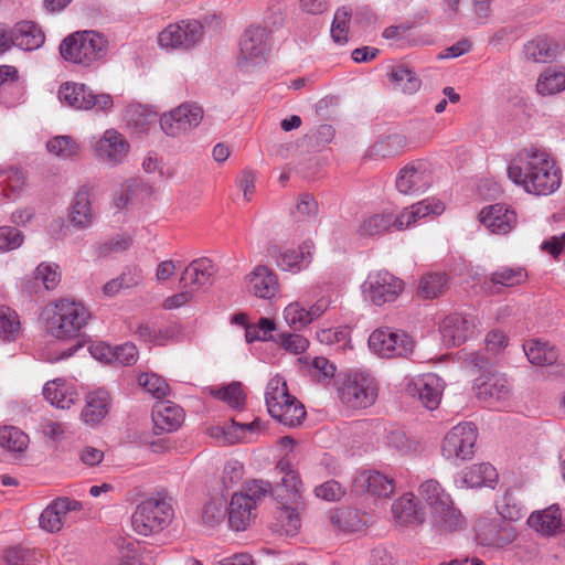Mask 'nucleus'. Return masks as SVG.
Returning a JSON list of instances; mask_svg holds the SVG:
<instances>
[{"mask_svg": "<svg viewBox=\"0 0 565 565\" xmlns=\"http://www.w3.org/2000/svg\"><path fill=\"white\" fill-rule=\"evenodd\" d=\"M510 180L522 185L527 193L547 195L558 189L561 174L544 150L523 149L508 166Z\"/></svg>", "mask_w": 565, "mask_h": 565, "instance_id": "1", "label": "nucleus"}, {"mask_svg": "<svg viewBox=\"0 0 565 565\" xmlns=\"http://www.w3.org/2000/svg\"><path fill=\"white\" fill-rule=\"evenodd\" d=\"M301 480L296 471L289 470L275 487L277 508L275 512L276 530L295 535L301 526L299 510L302 508Z\"/></svg>", "mask_w": 565, "mask_h": 565, "instance_id": "2", "label": "nucleus"}, {"mask_svg": "<svg viewBox=\"0 0 565 565\" xmlns=\"http://www.w3.org/2000/svg\"><path fill=\"white\" fill-rule=\"evenodd\" d=\"M107 45L108 41L103 34L85 30L67 35L58 50L65 61L88 67L106 56Z\"/></svg>", "mask_w": 565, "mask_h": 565, "instance_id": "3", "label": "nucleus"}, {"mask_svg": "<svg viewBox=\"0 0 565 565\" xmlns=\"http://www.w3.org/2000/svg\"><path fill=\"white\" fill-rule=\"evenodd\" d=\"M50 311L46 332L60 340L78 337L90 318V313L81 302L70 299L54 302L53 308L47 310Z\"/></svg>", "mask_w": 565, "mask_h": 565, "instance_id": "4", "label": "nucleus"}, {"mask_svg": "<svg viewBox=\"0 0 565 565\" xmlns=\"http://www.w3.org/2000/svg\"><path fill=\"white\" fill-rule=\"evenodd\" d=\"M265 401L269 415L285 426L300 425L306 417L303 405L289 394L287 383L281 376L276 375L269 380Z\"/></svg>", "mask_w": 565, "mask_h": 565, "instance_id": "5", "label": "nucleus"}, {"mask_svg": "<svg viewBox=\"0 0 565 565\" xmlns=\"http://www.w3.org/2000/svg\"><path fill=\"white\" fill-rule=\"evenodd\" d=\"M419 495L429 507L435 526L439 531L455 532L462 527L463 519L450 495L434 479L426 480L419 487Z\"/></svg>", "mask_w": 565, "mask_h": 565, "instance_id": "6", "label": "nucleus"}, {"mask_svg": "<svg viewBox=\"0 0 565 565\" xmlns=\"http://www.w3.org/2000/svg\"><path fill=\"white\" fill-rule=\"evenodd\" d=\"M173 515L172 498L159 493L137 505L131 525L136 533L148 536L164 530L172 522Z\"/></svg>", "mask_w": 565, "mask_h": 565, "instance_id": "7", "label": "nucleus"}, {"mask_svg": "<svg viewBox=\"0 0 565 565\" xmlns=\"http://www.w3.org/2000/svg\"><path fill=\"white\" fill-rule=\"evenodd\" d=\"M341 402L352 408L371 406L377 396L374 379L364 373H352L343 377L338 385Z\"/></svg>", "mask_w": 565, "mask_h": 565, "instance_id": "8", "label": "nucleus"}, {"mask_svg": "<svg viewBox=\"0 0 565 565\" xmlns=\"http://www.w3.org/2000/svg\"><path fill=\"white\" fill-rule=\"evenodd\" d=\"M369 347L382 358H409L415 343L404 331L380 328L369 337Z\"/></svg>", "mask_w": 565, "mask_h": 565, "instance_id": "9", "label": "nucleus"}, {"mask_svg": "<svg viewBox=\"0 0 565 565\" xmlns=\"http://www.w3.org/2000/svg\"><path fill=\"white\" fill-rule=\"evenodd\" d=\"M58 98L62 103L76 109L108 110L114 100L109 94H96L85 84L64 83L58 89Z\"/></svg>", "mask_w": 565, "mask_h": 565, "instance_id": "10", "label": "nucleus"}, {"mask_svg": "<svg viewBox=\"0 0 565 565\" xmlns=\"http://www.w3.org/2000/svg\"><path fill=\"white\" fill-rule=\"evenodd\" d=\"M269 52V32L262 26H249L239 41L237 65L241 70L259 65Z\"/></svg>", "mask_w": 565, "mask_h": 565, "instance_id": "11", "label": "nucleus"}, {"mask_svg": "<svg viewBox=\"0 0 565 565\" xmlns=\"http://www.w3.org/2000/svg\"><path fill=\"white\" fill-rule=\"evenodd\" d=\"M476 440L477 430L472 423L458 424L445 436L443 455L449 460H469L473 456Z\"/></svg>", "mask_w": 565, "mask_h": 565, "instance_id": "12", "label": "nucleus"}, {"mask_svg": "<svg viewBox=\"0 0 565 565\" xmlns=\"http://www.w3.org/2000/svg\"><path fill=\"white\" fill-rule=\"evenodd\" d=\"M404 290V281L386 270L372 273L364 282L365 297L375 306L393 302Z\"/></svg>", "mask_w": 565, "mask_h": 565, "instance_id": "13", "label": "nucleus"}, {"mask_svg": "<svg viewBox=\"0 0 565 565\" xmlns=\"http://www.w3.org/2000/svg\"><path fill=\"white\" fill-rule=\"evenodd\" d=\"M202 35L203 25L199 21H181L164 28L158 35V43L164 49L189 50L201 41Z\"/></svg>", "mask_w": 565, "mask_h": 565, "instance_id": "14", "label": "nucleus"}, {"mask_svg": "<svg viewBox=\"0 0 565 565\" xmlns=\"http://www.w3.org/2000/svg\"><path fill=\"white\" fill-rule=\"evenodd\" d=\"M476 541L482 546L504 547L516 537V531L510 523L481 518L475 525Z\"/></svg>", "mask_w": 565, "mask_h": 565, "instance_id": "15", "label": "nucleus"}, {"mask_svg": "<svg viewBox=\"0 0 565 565\" xmlns=\"http://www.w3.org/2000/svg\"><path fill=\"white\" fill-rule=\"evenodd\" d=\"M431 183V171L426 162H412L405 166L396 178V189L407 195L423 193Z\"/></svg>", "mask_w": 565, "mask_h": 565, "instance_id": "16", "label": "nucleus"}, {"mask_svg": "<svg viewBox=\"0 0 565 565\" xmlns=\"http://www.w3.org/2000/svg\"><path fill=\"white\" fill-rule=\"evenodd\" d=\"M313 248V242L307 239L299 246L298 250L282 249L273 245L268 248V255L276 260V265L280 269L297 273L309 266L312 260Z\"/></svg>", "mask_w": 565, "mask_h": 565, "instance_id": "17", "label": "nucleus"}, {"mask_svg": "<svg viewBox=\"0 0 565 565\" xmlns=\"http://www.w3.org/2000/svg\"><path fill=\"white\" fill-rule=\"evenodd\" d=\"M475 319L462 313H451L440 323L443 342L447 347H459L475 332Z\"/></svg>", "mask_w": 565, "mask_h": 565, "instance_id": "18", "label": "nucleus"}, {"mask_svg": "<svg viewBox=\"0 0 565 565\" xmlns=\"http://www.w3.org/2000/svg\"><path fill=\"white\" fill-rule=\"evenodd\" d=\"M444 390L443 380L434 374H424L414 380L407 386V392L412 396H417L423 405L428 409L438 407Z\"/></svg>", "mask_w": 565, "mask_h": 565, "instance_id": "19", "label": "nucleus"}, {"mask_svg": "<svg viewBox=\"0 0 565 565\" xmlns=\"http://www.w3.org/2000/svg\"><path fill=\"white\" fill-rule=\"evenodd\" d=\"M479 221L492 233L508 234L516 224V214L505 204L486 206L479 213Z\"/></svg>", "mask_w": 565, "mask_h": 565, "instance_id": "20", "label": "nucleus"}, {"mask_svg": "<svg viewBox=\"0 0 565 565\" xmlns=\"http://www.w3.org/2000/svg\"><path fill=\"white\" fill-rule=\"evenodd\" d=\"M129 151V143L125 137L115 129L105 131L96 145V152L99 160L111 166L122 162Z\"/></svg>", "mask_w": 565, "mask_h": 565, "instance_id": "21", "label": "nucleus"}, {"mask_svg": "<svg viewBox=\"0 0 565 565\" xmlns=\"http://www.w3.org/2000/svg\"><path fill=\"white\" fill-rule=\"evenodd\" d=\"M216 269L213 262L207 257L192 260L182 271L180 285L183 288L199 290L213 284V276Z\"/></svg>", "mask_w": 565, "mask_h": 565, "instance_id": "22", "label": "nucleus"}, {"mask_svg": "<svg viewBox=\"0 0 565 565\" xmlns=\"http://www.w3.org/2000/svg\"><path fill=\"white\" fill-rule=\"evenodd\" d=\"M477 397L488 407H498L511 395V386L502 374H490L484 381L477 384Z\"/></svg>", "mask_w": 565, "mask_h": 565, "instance_id": "23", "label": "nucleus"}, {"mask_svg": "<svg viewBox=\"0 0 565 565\" xmlns=\"http://www.w3.org/2000/svg\"><path fill=\"white\" fill-rule=\"evenodd\" d=\"M184 418L183 409L170 401L157 402L152 407V422L156 434L177 430Z\"/></svg>", "mask_w": 565, "mask_h": 565, "instance_id": "24", "label": "nucleus"}, {"mask_svg": "<svg viewBox=\"0 0 565 565\" xmlns=\"http://www.w3.org/2000/svg\"><path fill=\"white\" fill-rule=\"evenodd\" d=\"M92 193L93 186L84 184L78 189L72 201L68 220L75 228L89 227L94 222L95 214L90 202Z\"/></svg>", "mask_w": 565, "mask_h": 565, "instance_id": "25", "label": "nucleus"}, {"mask_svg": "<svg viewBox=\"0 0 565 565\" xmlns=\"http://www.w3.org/2000/svg\"><path fill=\"white\" fill-rule=\"evenodd\" d=\"M395 522L405 526H417L425 522V512L413 493L403 494L392 504Z\"/></svg>", "mask_w": 565, "mask_h": 565, "instance_id": "26", "label": "nucleus"}, {"mask_svg": "<svg viewBox=\"0 0 565 565\" xmlns=\"http://www.w3.org/2000/svg\"><path fill=\"white\" fill-rule=\"evenodd\" d=\"M12 45L24 51L40 49L45 42L41 26L32 21H20L11 29Z\"/></svg>", "mask_w": 565, "mask_h": 565, "instance_id": "27", "label": "nucleus"}, {"mask_svg": "<svg viewBox=\"0 0 565 565\" xmlns=\"http://www.w3.org/2000/svg\"><path fill=\"white\" fill-rule=\"evenodd\" d=\"M110 395L105 390H96L86 395L85 406L81 413L83 420L88 425L99 424L108 414Z\"/></svg>", "mask_w": 565, "mask_h": 565, "instance_id": "28", "label": "nucleus"}, {"mask_svg": "<svg viewBox=\"0 0 565 565\" xmlns=\"http://www.w3.org/2000/svg\"><path fill=\"white\" fill-rule=\"evenodd\" d=\"M249 291L263 299H270L275 296L278 282L277 277L267 266L258 265L247 276Z\"/></svg>", "mask_w": 565, "mask_h": 565, "instance_id": "29", "label": "nucleus"}, {"mask_svg": "<svg viewBox=\"0 0 565 565\" xmlns=\"http://www.w3.org/2000/svg\"><path fill=\"white\" fill-rule=\"evenodd\" d=\"M356 489L365 490L375 497H390L394 491V480L379 471H364L354 480Z\"/></svg>", "mask_w": 565, "mask_h": 565, "instance_id": "30", "label": "nucleus"}, {"mask_svg": "<svg viewBox=\"0 0 565 565\" xmlns=\"http://www.w3.org/2000/svg\"><path fill=\"white\" fill-rule=\"evenodd\" d=\"M365 513H360L356 509L341 507L330 512V522L334 529L341 532L353 533L361 531L365 526Z\"/></svg>", "mask_w": 565, "mask_h": 565, "instance_id": "31", "label": "nucleus"}, {"mask_svg": "<svg viewBox=\"0 0 565 565\" xmlns=\"http://www.w3.org/2000/svg\"><path fill=\"white\" fill-rule=\"evenodd\" d=\"M527 524L543 535H554L562 526L561 510L553 504L543 511L533 512L527 519Z\"/></svg>", "mask_w": 565, "mask_h": 565, "instance_id": "32", "label": "nucleus"}, {"mask_svg": "<svg viewBox=\"0 0 565 565\" xmlns=\"http://www.w3.org/2000/svg\"><path fill=\"white\" fill-rule=\"evenodd\" d=\"M250 498L243 497V493H235L228 507V522L236 531H244L250 523L255 507Z\"/></svg>", "mask_w": 565, "mask_h": 565, "instance_id": "33", "label": "nucleus"}, {"mask_svg": "<svg viewBox=\"0 0 565 565\" xmlns=\"http://www.w3.org/2000/svg\"><path fill=\"white\" fill-rule=\"evenodd\" d=\"M523 351L530 363L534 365H552L558 359V351L554 345L541 340H530L523 344Z\"/></svg>", "mask_w": 565, "mask_h": 565, "instance_id": "34", "label": "nucleus"}, {"mask_svg": "<svg viewBox=\"0 0 565 565\" xmlns=\"http://www.w3.org/2000/svg\"><path fill=\"white\" fill-rule=\"evenodd\" d=\"M495 468L489 463L473 465L463 472L462 481L468 488L493 487L498 481Z\"/></svg>", "mask_w": 565, "mask_h": 565, "instance_id": "35", "label": "nucleus"}, {"mask_svg": "<svg viewBox=\"0 0 565 565\" xmlns=\"http://www.w3.org/2000/svg\"><path fill=\"white\" fill-rule=\"evenodd\" d=\"M559 53V45L548 38H537L524 45V55L529 61L546 63Z\"/></svg>", "mask_w": 565, "mask_h": 565, "instance_id": "36", "label": "nucleus"}, {"mask_svg": "<svg viewBox=\"0 0 565 565\" xmlns=\"http://www.w3.org/2000/svg\"><path fill=\"white\" fill-rule=\"evenodd\" d=\"M43 396L53 406L67 409L74 404L76 394L66 386L64 381L54 380L45 383Z\"/></svg>", "mask_w": 565, "mask_h": 565, "instance_id": "37", "label": "nucleus"}, {"mask_svg": "<svg viewBox=\"0 0 565 565\" xmlns=\"http://www.w3.org/2000/svg\"><path fill=\"white\" fill-rule=\"evenodd\" d=\"M23 185L24 177L18 169L0 170V202L14 199Z\"/></svg>", "mask_w": 565, "mask_h": 565, "instance_id": "38", "label": "nucleus"}, {"mask_svg": "<svg viewBox=\"0 0 565 565\" xmlns=\"http://www.w3.org/2000/svg\"><path fill=\"white\" fill-rule=\"evenodd\" d=\"M390 79L404 93L414 94L420 87L419 77L404 64L397 65L388 73Z\"/></svg>", "mask_w": 565, "mask_h": 565, "instance_id": "39", "label": "nucleus"}, {"mask_svg": "<svg viewBox=\"0 0 565 565\" xmlns=\"http://www.w3.org/2000/svg\"><path fill=\"white\" fill-rule=\"evenodd\" d=\"M448 278L444 273L427 274L422 277L418 285V295L425 299H433L441 295L447 288Z\"/></svg>", "mask_w": 565, "mask_h": 565, "instance_id": "40", "label": "nucleus"}, {"mask_svg": "<svg viewBox=\"0 0 565 565\" xmlns=\"http://www.w3.org/2000/svg\"><path fill=\"white\" fill-rule=\"evenodd\" d=\"M393 226V214H374L363 221L359 228L361 236L381 235Z\"/></svg>", "mask_w": 565, "mask_h": 565, "instance_id": "41", "label": "nucleus"}, {"mask_svg": "<svg viewBox=\"0 0 565 565\" xmlns=\"http://www.w3.org/2000/svg\"><path fill=\"white\" fill-rule=\"evenodd\" d=\"M565 88V73L547 68L537 79L536 89L541 95H552Z\"/></svg>", "mask_w": 565, "mask_h": 565, "instance_id": "42", "label": "nucleus"}, {"mask_svg": "<svg viewBox=\"0 0 565 565\" xmlns=\"http://www.w3.org/2000/svg\"><path fill=\"white\" fill-rule=\"evenodd\" d=\"M527 274L521 267H500L490 276V281L504 287L518 286L526 280Z\"/></svg>", "mask_w": 565, "mask_h": 565, "instance_id": "43", "label": "nucleus"}, {"mask_svg": "<svg viewBox=\"0 0 565 565\" xmlns=\"http://www.w3.org/2000/svg\"><path fill=\"white\" fill-rule=\"evenodd\" d=\"M46 149L58 158L72 159L77 156L79 146L71 136H56L46 142Z\"/></svg>", "mask_w": 565, "mask_h": 565, "instance_id": "44", "label": "nucleus"}, {"mask_svg": "<svg viewBox=\"0 0 565 565\" xmlns=\"http://www.w3.org/2000/svg\"><path fill=\"white\" fill-rule=\"evenodd\" d=\"M29 443L28 436L13 426H4L0 428V446L10 451L21 452Z\"/></svg>", "mask_w": 565, "mask_h": 565, "instance_id": "45", "label": "nucleus"}, {"mask_svg": "<svg viewBox=\"0 0 565 565\" xmlns=\"http://www.w3.org/2000/svg\"><path fill=\"white\" fill-rule=\"evenodd\" d=\"M497 510L508 521H518L526 514L524 507L510 490H507L502 500L497 503Z\"/></svg>", "mask_w": 565, "mask_h": 565, "instance_id": "46", "label": "nucleus"}, {"mask_svg": "<svg viewBox=\"0 0 565 565\" xmlns=\"http://www.w3.org/2000/svg\"><path fill=\"white\" fill-rule=\"evenodd\" d=\"M169 114L175 117L178 121L180 120L188 130L199 126L203 118V109L200 106L190 104H182Z\"/></svg>", "mask_w": 565, "mask_h": 565, "instance_id": "47", "label": "nucleus"}, {"mask_svg": "<svg viewBox=\"0 0 565 565\" xmlns=\"http://www.w3.org/2000/svg\"><path fill=\"white\" fill-rule=\"evenodd\" d=\"M20 331L17 312L7 306H0V337L4 340H15Z\"/></svg>", "mask_w": 565, "mask_h": 565, "instance_id": "48", "label": "nucleus"}, {"mask_svg": "<svg viewBox=\"0 0 565 565\" xmlns=\"http://www.w3.org/2000/svg\"><path fill=\"white\" fill-rule=\"evenodd\" d=\"M351 14V10L347 7H341L335 11L331 24V36L335 43L343 44L348 41L347 35Z\"/></svg>", "mask_w": 565, "mask_h": 565, "instance_id": "49", "label": "nucleus"}, {"mask_svg": "<svg viewBox=\"0 0 565 565\" xmlns=\"http://www.w3.org/2000/svg\"><path fill=\"white\" fill-rule=\"evenodd\" d=\"M38 555L34 550L18 545L4 551V561L7 565H36Z\"/></svg>", "mask_w": 565, "mask_h": 565, "instance_id": "50", "label": "nucleus"}, {"mask_svg": "<svg viewBox=\"0 0 565 565\" xmlns=\"http://www.w3.org/2000/svg\"><path fill=\"white\" fill-rule=\"evenodd\" d=\"M406 145V139L402 135L387 136L380 142H376L373 147L376 154L381 157H395L402 152V149Z\"/></svg>", "mask_w": 565, "mask_h": 565, "instance_id": "51", "label": "nucleus"}, {"mask_svg": "<svg viewBox=\"0 0 565 565\" xmlns=\"http://www.w3.org/2000/svg\"><path fill=\"white\" fill-rule=\"evenodd\" d=\"M132 239L128 235H117L107 242L95 246V253L98 257H107L114 253L127 250L131 246Z\"/></svg>", "mask_w": 565, "mask_h": 565, "instance_id": "52", "label": "nucleus"}, {"mask_svg": "<svg viewBox=\"0 0 565 565\" xmlns=\"http://www.w3.org/2000/svg\"><path fill=\"white\" fill-rule=\"evenodd\" d=\"M139 385L157 398L167 396L170 392L168 383L157 374H141L138 379Z\"/></svg>", "mask_w": 565, "mask_h": 565, "instance_id": "53", "label": "nucleus"}, {"mask_svg": "<svg viewBox=\"0 0 565 565\" xmlns=\"http://www.w3.org/2000/svg\"><path fill=\"white\" fill-rule=\"evenodd\" d=\"M284 317L286 322L295 330H299L311 323V318L308 310H306L299 303L288 305L284 310Z\"/></svg>", "mask_w": 565, "mask_h": 565, "instance_id": "54", "label": "nucleus"}, {"mask_svg": "<svg viewBox=\"0 0 565 565\" xmlns=\"http://www.w3.org/2000/svg\"><path fill=\"white\" fill-rule=\"evenodd\" d=\"M57 269L55 264L41 263L35 269V279L41 280L47 290L54 289L61 280Z\"/></svg>", "mask_w": 565, "mask_h": 565, "instance_id": "55", "label": "nucleus"}, {"mask_svg": "<svg viewBox=\"0 0 565 565\" xmlns=\"http://www.w3.org/2000/svg\"><path fill=\"white\" fill-rule=\"evenodd\" d=\"M277 343L294 354H300L309 347V341L305 337L286 332L277 334Z\"/></svg>", "mask_w": 565, "mask_h": 565, "instance_id": "56", "label": "nucleus"}, {"mask_svg": "<svg viewBox=\"0 0 565 565\" xmlns=\"http://www.w3.org/2000/svg\"><path fill=\"white\" fill-rule=\"evenodd\" d=\"M46 509L55 512L56 518H58L60 522L63 524L67 513L82 510L83 504L82 502L68 497H61L55 499Z\"/></svg>", "mask_w": 565, "mask_h": 565, "instance_id": "57", "label": "nucleus"}, {"mask_svg": "<svg viewBox=\"0 0 565 565\" xmlns=\"http://www.w3.org/2000/svg\"><path fill=\"white\" fill-rule=\"evenodd\" d=\"M23 242L22 233L12 226H0V253L15 249Z\"/></svg>", "mask_w": 565, "mask_h": 565, "instance_id": "58", "label": "nucleus"}, {"mask_svg": "<svg viewBox=\"0 0 565 565\" xmlns=\"http://www.w3.org/2000/svg\"><path fill=\"white\" fill-rule=\"evenodd\" d=\"M269 493L275 494V488L271 487L270 482L252 480L247 483L246 493H243V497L250 498L252 504L256 507V503Z\"/></svg>", "mask_w": 565, "mask_h": 565, "instance_id": "59", "label": "nucleus"}, {"mask_svg": "<svg viewBox=\"0 0 565 565\" xmlns=\"http://www.w3.org/2000/svg\"><path fill=\"white\" fill-rule=\"evenodd\" d=\"M315 494L326 501H339L345 494V490L338 481L332 479L316 487Z\"/></svg>", "mask_w": 565, "mask_h": 565, "instance_id": "60", "label": "nucleus"}, {"mask_svg": "<svg viewBox=\"0 0 565 565\" xmlns=\"http://www.w3.org/2000/svg\"><path fill=\"white\" fill-rule=\"evenodd\" d=\"M217 397L227 402L232 407L239 408L244 405L245 396L241 383H232L217 392Z\"/></svg>", "mask_w": 565, "mask_h": 565, "instance_id": "61", "label": "nucleus"}, {"mask_svg": "<svg viewBox=\"0 0 565 565\" xmlns=\"http://www.w3.org/2000/svg\"><path fill=\"white\" fill-rule=\"evenodd\" d=\"M285 22V10L281 3L271 2L266 12L264 23L266 24V30L269 28V33L273 30H277L284 25Z\"/></svg>", "mask_w": 565, "mask_h": 565, "instance_id": "62", "label": "nucleus"}, {"mask_svg": "<svg viewBox=\"0 0 565 565\" xmlns=\"http://www.w3.org/2000/svg\"><path fill=\"white\" fill-rule=\"evenodd\" d=\"M138 351L134 343L127 342L114 348L113 361L121 365H131L137 361Z\"/></svg>", "mask_w": 565, "mask_h": 565, "instance_id": "63", "label": "nucleus"}, {"mask_svg": "<svg viewBox=\"0 0 565 565\" xmlns=\"http://www.w3.org/2000/svg\"><path fill=\"white\" fill-rule=\"evenodd\" d=\"M244 475V467L237 460H231L226 462L223 469L222 482L224 488H231L237 483Z\"/></svg>", "mask_w": 565, "mask_h": 565, "instance_id": "64", "label": "nucleus"}]
</instances>
